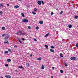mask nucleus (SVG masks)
I'll return each instance as SVG.
<instances>
[{
	"label": "nucleus",
	"mask_w": 78,
	"mask_h": 78,
	"mask_svg": "<svg viewBox=\"0 0 78 78\" xmlns=\"http://www.w3.org/2000/svg\"><path fill=\"white\" fill-rule=\"evenodd\" d=\"M28 22V20L26 19H24L23 20V22H25V23H27Z\"/></svg>",
	"instance_id": "nucleus-1"
},
{
	"label": "nucleus",
	"mask_w": 78,
	"mask_h": 78,
	"mask_svg": "<svg viewBox=\"0 0 78 78\" xmlns=\"http://www.w3.org/2000/svg\"><path fill=\"white\" fill-rule=\"evenodd\" d=\"M70 59H71V60H73L74 61L76 59V58L74 57H72Z\"/></svg>",
	"instance_id": "nucleus-2"
},
{
	"label": "nucleus",
	"mask_w": 78,
	"mask_h": 78,
	"mask_svg": "<svg viewBox=\"0 0 78 78\" xmlns=\"http://www.w3.org/2000/svg\"><path fill=\"white\" fill-rule=\"evenodd\" d=\"M5 77L6 78H11V76L10 75H6L5 76Z\"/></svg>",
	"instance_id": "nucleus-3"
},
{
	"label": "nucleus",
	"mask_w": 78,
	"mask_h": 78,
	"mask_svg": "<svg viewBox=\"0 0 78 78\" xmlns=\"http://www.w3.org/2000/svg\"><path fill=\"white\" fill-rule=\"evenodd\" d=\"M37 3L38 5H41L42 3V2L41 1H38Z\"/></svg>",
	"instance_id": "nucleus-4"
},
{
	"label": "nucleus",
	"mask_w": 78,
	"mask_h": 78,
	"mask_svg": "<svg viewBox=\"0 0 78 78\" xmlns=\"http://www.w3.org/2000/svg\"><path fill=\"white\" fill-rule=\"evenodd\" d=\"M26 65L27 67H29L30 66V63H26Z\"/></svg>",
	"instance_id": "nucleus-5"
},
{
	"label": "nucleus",
	"mask_w": 78,
	"mask_h": 78,
	"mask_svg": "<svg viewBox=\"0 0 78 78\" xmlns=\"http://www.w3.org/2000/svg\"><path fill=\"white\" fill-rule=\"evenodd\" d=\"M50 34V33H48L47 34H46V35L44 36V37H47V36H48Z\"/></svg>",
	"instance_id": "nucleus-6"
},
{
	"label": "nucleus",
	"mask_w": 78,
	"mask_h": 78,
	"mask_svg": "<svg viewBox=\"0 0 78 78\" xmlns=\"http://www.w3.org/2000/svg\"><path fill=\"white\" fill-rule=\"evenodd\" d=\"M9 37H8V36H6L5 37V39L6 41H8V39Z\"/></svg>",
	"instance_id": "nucleus-7"
},
{
	"label": "nucleus",
	"mask_w": 78,
	"mask_h": 78,
	"mask_svg": "<svg viewBox=\"0 0 78 78\" xmlns=\"http://www.w3.org/2000/svg\"><path fill=\"white\" fill-rule=\"evenodd\" d=\"M42 67H41V69H44L45 68V67L44 66V65H42Z\"/></svg>",
	"instance_id": "nucleus-8"
},
{
	"label": "nucleus",
	"mask_w": 78,
	"mask_h": 78,
	"mask_svg": "<svg viewBox=\"0 0 78 78\" xmlns=\"http://www.w3.org/2000/svg\"><path fill=\"white\" fill-rule=\"evenodd\" d=\"M19 33H20V35H22V34H23V33H22V31L21 30L19 31Z\"/></svg>",
	"instance_id": "nucleus-9"
},
{
	"label": "nucleus",
	"mask_w": 78,
	"mask_h": 78,
	"mask_svg": "<svg viewBox=\"0 0 78 78\" xmlns=\"http://www.w3.org/2000/svg\"><path fill=\"white\" fill-rule=\"evenodd\" d=\"M41 59H42V58L40 57L39 58H37V60H38V61H41Z\"/></svg>",
	"instance_id": "nucleus-10"
},
{
	"label": "nucleus",
	"mask_w": 78,
	"mask_h": 78,
	"mask_svg": "<svg viewBox=\"0 0 78 78\" xmlns=\"http://www.w3.org/2000/svg\"><path fill=\"white\" fill-rule=\"evenodd\" d=\"M72 25H69L68 26V27L69 28H72Z\"/></svg>",
	"instance_id": "nucleus-11"
},
{
	"label": "nucleus",
	"mask_w": 78,
	"mask_h": 78,
	"mask_svg": "<svg viewBox=\"0 0 78 78\" xmlns=\"http://www.w3.org/2000/svg\"><path fill=\"white\" fill-rule=\"evenodd\" d=\"M7 62H11V59H8L7 60Z\"/></svg>",
	"instance_id": "nucleus-12"
},
{
	"label": "nucleus",
	"mask_w": 78,
	"mask_h": 78,
	"mask_svg": "<svg viewBox=\"0 0 78 78\" xmlns=\"http://www.w3.org/2000/svg\"><path fill=\"white\" fill-rule=\"evenodd\" d=\"M19 8V5H17L14 7V8L15 9L17 8Z\"/></svg>",
	"instance_id": "nucleus-13"
},
{
	"label": "nucleus",
	"mask_w": 78,
	"mask_h": 78,
	"mask_svg": "<svg viewBox=\"0 0 78 78\" xmlns=\"http://www.w3.org/2000/svg\"><path fill=\"white\" fill-rule=\"evenodd\" d=\"M50 51L51 52H55V51L54 50H53V49H50Z\"/></svg>",
	"instance_id": "nucleus-14"
},
{
	"label": "nucleus",
	"mask_w": 78,
	"mask_h": 78,
	"mask_svg": "<svg viewBox=\"0 0 78 78\" xmlns=\"http://www.w3.org/2000/svg\"><path fill=\"white\" fill-rule=\"evenodd\" d=\"M39 23H40V24H43V22L42 21H40L39 22Z\"/></svg>",
	"instance_id": "nucleus-15"
},
{
	"label": "nucleus",
	"mask_w": 78,
	"mask_h": 78,
	"mask_svg": "<svg viewBox=\"0 0 78 78\" xmlns=\"http://www.w3.org/2000/svg\"><path fill=\"white\" fill-rule=\"evenodd\" d=\"M60 57H61V58H63V56H62V53H60Z\"/></svg>",
	"instance_id": "nucleus-16"
},
{
	"label": "nucleus",
	"mask_w": 78,
	"mask_h": 78,
	"mask_svg": "<svg viewBox=\"0 0 78 78\" xmlns=\"http://www.w3.org/2000/svg\"><path fill=\"white\" fill-rule=\"evenodd\" d=\"M45 47H46V48H47V49H48V45H45Z\"/></svg>",
	"instance_id": "nucleus-17"
},
{
	"label": "nucleus",
	"mask_w": 78,
	"mask_h": 78,
	"mask_svg": "<svg viewBox=\"0 0 78 78\" xmlns=\"http://www.w3.org/2000/svg\"><path fill=\"white\" fill-rule=\"evenodd\" d=\"M21 15L22 16H23V17H25V15H24V14H23V13H22Z\"/></svg>",
	"instance_id": "nucleus-18"
},
{
	"label": "nucleus",
	"mask_w": 78,
	"mask_h": 78,
	"mask_svg": "<svg viewBox=\"0 0 78 78\" xmlns=\"http://www.w3.org/2000/svg\"><path fill=\"white\" fill-rule=\"evenodd\" d=\"M18 68H19L20 69H23V67L22 66H18Z\"/></svg>",
	"instance_id": "nucleus-19"
},
{
	"label": "nucleus",
	"mask_w": 78,
	"mask_h": 78,
	"mask_svg": "<svg viewBox=\"0 0 78 78\" xmlns=\"http://www.w3.org/2000/svg\"><path fill=\"white\" fill-rule=\"evenodd\" d=\"M32 13L33 14H34V15H35L36 14V13L35 12H32Z\"/></svg>",
	"instance_id": "nucleus-20"
},
{
	"label": "nucleus",
	"mask_w": 78,
	"mask_h": 78,
	"mask_svg": "<svg viewBox=\"0 0 78 78\" xmlns=\"http://www.w3.org/2000/svg\"><path fill=\"white\" fill-rule=\"evenodd\" d=\"M4 44H9L8 41H5L4 42Z\"/></svg>",
	"instance_id": "nucleus-21"
},
{
	"label": "nucleus",
	"mask_w": 78,
	"mask_h": 78,
	"mask_svg": "<svg viewBox=\"0 0 78 78\" xmlns=\"http://www.w3.org/2000/svg\"><path fill=\"white\" fill-rule=\"evenodd\" d=\"M60 72L61 73H63V71H62V70H60Z\"/></svg>",
	"instance_id": "nucleus-22"
},
{
	"label": "nucleus",
	"mask_w": 78,
	"mask_h": 78,
	"mask_svg": "<svg viewBox=\"0 0 78 78\" xmlns=\"http://www.w3.org/2000/svg\"><path fill=\"white\" fill-rule=\"evenodd\" d=\"M1 5L2 7H3V6H4V5H3L2 3V4H1Z\"/></svg>",
	"instance_id": "nucleus-23"
},
{
	"label": "nucleus",
	"mask_w": 78,
	"mask_h": 78,
	"mask_svg": "<svg viewBox=\"0 0 78 78\" xmlns=\"http://www.w3.org/2000/svg\"><path fill=\"white\" fill-rule=\"evenodd\" d=\"M64 65L66 67H67V65L66 63L65 62L64 63Z\"/></svg>",
	"instance_id": "nucleus-24"
},
{
	"label": "nucleus",
	"mask_w": 78,
	"mask_h": 78,
	"mask_svg": "<svg viewBox=\"0 0 78 78\" xmlns=\"http://www.w3.org/2000/svg\"><path fill=\"white\" fill-rule=\"evenodd\" d=\"M8 53V52L7 51H5L4 52V53H5V54H6V53Z\"/></svg>",
	"instance_id": "nucleus-25"
},
{
	"label": "nucleus",
	"mask_w": 78,
	"mask_h": 78,
	"mask_svg": "<svg viewBox=\"0 0 78 78\" xmlns=\"http://www.w3.org/2000/svg\"><path fill=\"white\" fill-rule=\"evenodd\" d=\"M0 13L1 15H2V14H3V13H2V11H1L0 12Z\"/></svg>",
	"instance_id": "nucleus-26"
},
{
	"label": "nucleus",
	"mask_w": 78,
	"mask_h": 78,
	"mask_svg": "<svg viewBox=\"0 0 78 78\" xmlns=\"http://www.w3.org/2000/svg\"><path fill=\"white\" fill-rule=\"evenodd\" d=\"M36 30H38L39 29V27H36Z\"/></svg>",
	"instance_id": "nucleus-27"
},
{
	"label": "nucleus",
	"mask_w": 78,
	"mask_h": 78,
	"mask_svg": "<svg viewBox=\"0 0 78 78\" xmlns=\"http://www.w3.org/2000/svg\"><path fill=\"white\" fill-rule=\"evenodd\" d=\"M78 18V16H76L75 17V19H77Z\"/></svg>",
	"instance_id": "nucleus-28"
},
{
	"label": "nucleus",
	"mask_w": 78,
	"mask_h": 78,
	"mask_svg": "<svg viewBox=\"0 0 78 78\" xmlns=\"http://www.w3.org/2000/svg\"><path fill=\"white\" fill-rule=\"evenodd\" d=\"M76 47H78V43L76 44Z\"/></svg>",
	"instance_id": "nucleus-29"
},
{
	"label": "nucleus",
	"mask_w": 78,
	"mask_h": 78,
	"mask_svg": "<svg viewBox=\"0 0 78 78\" xmlns=\"http://www.w3.org/2000/svg\"><path fill=\"white\" fill-rule=\"evenodd\" d=\"M5 27H2V29L3 30H5Z\"/></svg>",
	"instance_id": "nucleus-30"
},
{
	"label": "nucleus",
	"mask_w": 78,
	"mask_h": 78,
	"mask_svg": "<svg viewBox=\"0 0 78 78\" xmlns=\"http://www.w3.org/2000/svg\"><path fill=\"white\" fill-rule=\"evenodd\" d=\"M34 11H35L36 12V11H37V9H36L35 8L34 9Z\"/></svg>",
	"instance_id": "nucleus-31"
},
{
	"label": "nucleus",
	"mask_w": 78,
	"mask_h": 78,
	"mask_svg": "<svg viewBox=\"0 0 78 78\" xmlns=\"http://www.w3.org/2000/svg\"><path fill=\"white\" fill-rule=\"evenodd\" d=\"M5 67H8V64H6L5 65Z\"/></svg>",
	"instance_id": "nucleus-32"
},
{
	"label": "nucleus",
	"mask_w": 78,
	"mask_h": 78,
	"mask_svg": "<svg viewBox=\"0 0 78 78\" xmlns=\"http://www.w3.org/2000/svg\"><path fill=\"white\" fill-rule=\"evenodd\" d=\"M51 48H54V46H52L51 47Z\"/></svg>",
	"instance_id": "nucleus-33"
},
{
	"label": "nucleus",
	"mask_w": 78,
	"mask_h": 78,
	"mask_svg": "<svg viewBox=\"0 0 78 78\" xmlns=\"http://www.w3.org/2000/svg\"><path fill=\"white\" fill-rule=\"evenodd\" d=\"M8 51H9V52H10V51H11V49H9L8 50Z\"/></svg>",
	"instance_id": "nucleus-34"
},
{
	"label": "nucleus",
	"mask_w": 78,
	"mask_h": 78,
	"mask_svg": "<svg viewBox=\"0 0 78 78\" xmlns=\"http://www.w3.org/2000/svg\"><path fill=\"white\" fill-rule=\"evenodd\" d=\"M28 29H31V27L30 26H29L28 27Z\"/></svg>",
	"instance_id": "nucleus-35"
},
{
	"label": "nucleus",
	"mask_w": 78,
	"mask_h": 78,
	"mask_svg": "<svg viewBox=\"0 0 78 78\" xmlns=\"http://www.w3.org/2000/svg\"><path fill=\"white\" fill-rule=\"evenodd\" d=\"M62 13H63V12L61 11V12L60 13V14H62Z\"/></svg>",
	"instance_id": "nucleus-36"
},
{
	"label": "nucleus",
	"mask_w": 78,
	"mask_h": 78,
	"mask_svg": "<svg viewBox=\"0 0 78 78\" xmlns=\"http://www.w3.org/2000/svg\"><path fill=\"white\" fill-rule=\"evenodd\" d=\"M5 36V34H3L2 35V36L3 37Z\"/></svg>",
	"instance_id": "nucleus-37"
},
{
	"label": "nucleus",
	"mask_w": 78,
	"mask_h": 78,
	"mask_svg": "<svg viewBox=\"0 0 78 78\" xmlns=\"http://www.w3.org/2000/svg\"><path fill=\"white\" fill-rule=\"evenodd\" d=\"M14 47H15L16 48H17V45L14 46Z\"/></svg>",
	"instance_id": "nucleus-38"
},
{
	"label": "nucleus",
	"mask_w": 78,
	"mask_h": 78,
	"mask_svg": "<svg viewBox=\"0 0 78 78\" xmlns=\"http://www.w3.org/2000/svg\"><path fill=\"white\" fill-rule=\"evenodd\" d=\"M22 41H25V39L23 38L22 39Z\"/></svg>",
	"instance_id": "nucleus-39"
},
{
	"label": "nucleus",
	"mask_w": 78,
	"mask_h": 78,
	"mask_svg": "<svg viewBox=\"0 0 78 78\" xmlns=\"http://www.w3.org/2000/svg\"><path fill=\"white\" fill-rule=\"evenodd\" d=\"M17 39H18V41H20V39L19 38H17Z\"/></svg>",
	"instance_id": "nucleus-40"
},
{
	"label": "nucleus",
	"mask_w": 78,
	"mask_h": 78,
	"mask_svg": "<svg viewBox=\"0 0 78 78\" xmlns=\"http://www.w3.org/2000/svg\"><path fill=\"white\" fill-rule=\"evenodd\" d=\"M51 15H53V14H54V13L53 12H51Z\"/></svg>",
	"instance_id": "nucleus-41"
},
{
	"label": "nucleus",
	"mask_w": 78,
	"mask_h": 78,
	"mask_svg": "<svg viewBox=\"0 0 78 78\" xmlns=\"http://www.w3.org/2000/svg\"><path fill=\"white\" fill-rule=\"evenodd\" d=\"M34 41H37V40H36V39H34Z\"/></svg>",
	"instance_id": "nucleus-42"
},
{
	"label": "nucleus",
	"mask_w": 78,
	"mask_h": 78,
	"mask_svg": "<svg viewBox=\"0 0 78 78\" xmlns=\"http://www.w3.org/2000/svg\"><path fill=\"white\" fill-rule=\"evenodd\" d=\"M41 3H42V4H44V2H43V1H42L41 2Z\"/></svg>",
	"instance_id": "nucleus-43"
},
{
	"label": "nucleus",
	"mask_w": 78,
	"mask_h": 78,
	"mask_svg": "<svg viewBox=\"0 0 78 78\" xmlns=\"http://www.w3.org/2000/svg\"><path fill=\"white\" fill-rule=\"evenodd\" d=\"M32 56H33V55H32V54H31L30 55V57H31Z\"/></svg>",
	"instance_id": "nucleus-44"
},
{
	"label": "nucleus",
	"mask_w": 78,
	"mask_h": 78,
	"mask_svg": "<svg viewBox=\"0 0 78 78\" xmlns=\"http://www.w3.org/2000/svg\"><path fill=\"white\" fill-rule=\"evenodd\" d=\"M26 34H25V33H23V34H22V35H24Z\"/></svg>",
	"instance_id": "nucleus-45"
},
{
	"label": "nucleus",
	"mask_w": 78,
	"mask_h": 78,
	"mask_svg": "<svg viewBox=\"0 0 78 78\" xmlns=\"http://www.w3.org/2000/svg\"><path fill=\"white\" fill-rule=\"evenodd\" d=\"M19 42H20V44H22V43L20 41Z\"/></svg>",
	"instance_id": "nucleus-46"
},
{
	"label": "nucleus",
	"mask_w": 78,
	"mask_h": 78,
	"mask_svg": "<svg viewBox=\"0 0 78 78\" xmlns=\"http://www.w3.org/2000/svg\"><path fill=\"white\" fill-rule=\"evenodd\" d=\"M19 34V32H18L17 33V34Z\"/></svg>",
	"instance_id": "nucleus-47"
},
{
	"label": "nucleus",
	"mask_w": 78,
	"mask_h": 78,
	"mask_svg": "<svg viewBox=\"0 0 78 78\" xmlns=\"http://www.w3.org/2000/svg\"><path fill=\"white\" fill-rule=\"evenodd\" d=\"M51 78H53V76H51Z\"/></svg>",
	"instance_id": "nucleus-48"
},
{
	"label": "nucleus",
	"mask_w": 78,
	"mask_h": 78,
	"mask_svg": "<svg viewBox=\"0 0 78 78\" xmlns=\"http://www.w3.org/2000/svg\"><path fill=\"white\" fill-rule=\"evenodd\" d=\"M52 69H55V67H52Z\"/></svg>",
	"instance_id": "nucleus-49"
},
{
	"label": "nucleus",
	"mask_w": 78,
	"mask_h": 78,
	"mask_svg": "<svg viewBox=\"0 0 78 78\" xmlns=\"http://www.w3.org/2000/svg\"><path fill=\"white\" fill-rule=\"evenodd\" d=\"M7 6H9V4H7Z\"/></svg>",
	"instance_id": "nucleus-50"
},
{
	"label": "nucleus",
	"mask_w": 78,
	"mask_h": 78,
	"mask_svg": "<svg viewBox=\"0 0 78 78\" xmlns=\"http://www.w3.org/2000/svg\"><path fill=\"white\" fill-rule=\"evenodd\" d=\"M0 78H3V77H2V76H0Z\"/></svg>",
	"instance_id": "nucleus-51"
},
{
	"label": "nucleus",
	"mask_w": 78,
	"mask_h": 78,
	"mask_svg": "<svg viewBox=\"0 0 78 78\" xmlns=\"http://www.w3.org/2000/svg\"><path fill=\"white\" fill-rule=\"evenodd\" d=\"M27 7H30V5H27Z\"/></svg>",
	"instance_id": "nucleus-52"
},
{
	"label": "nucleus",
	"mask_w": 78,
	"mask_h": 78,
	"mask_svg": "<svg viewBox=\"0 0 78 78\" xmlns=\"http://www.w3.org/2000/svg\"><path fill=\"white\" fill-rule=\"evenodd\" d=\"M1 4H0V8H1Z\"/></svg>",
	"instance_id": "nucleus-53"
},
{
	"label": "nucleus",
	"mask_w": 78,
	"mask_h": 78,
	"mask_svg": "<svg viewBox=\"0 0 78 78\" xmlns=\"http://www.w3.org/2000/svg\"><path fill=\"white\" fill-rule=\"evenodd\" d=\"M57 10H58V9H57Z\"/></svg>",
	"instance_id": "nucleus-54"
},
{
	"label": "nucleus",
	"mask_w": 78,
	"mask_h": 78,
	"mask_svg": "<svg viewBox=\"0 0 78 78\" xmlns=\"http://www.w3.org/2000/svg\"><path fill=\"white\" fill-rule=\"evenodd\" d=\"M77 27H78V25H77Z\"/></svg>",
	"instance_id": "nucleus-55"
}]
</instances>
